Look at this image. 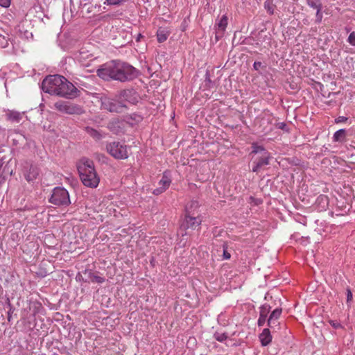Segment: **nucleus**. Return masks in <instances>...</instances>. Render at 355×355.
Instances as JSON below:
<instances>
[{"label":"nucleus","instance_id":"f257e3e1","mask_svg":"<svg viewBox=\"0 0 355 355\" xmlns=\"http://www.w3.org/2000/svg\"><path fill=\"white\" fill-rule=\"evenodd\" d=\"M96 73L104 80H114L121 83L131 81L139 75L136 68L120 60H112L101 65Z\"/></svg>","mask_w":355,"mask_h":355},{"label":"nucleus","instance_id":"2eb2a0df","mask_svg":"<svg viewBox=\"0 0 355 355\" xmlns=\"http://www.w3.org/2000/svg\"><path fill=\"white\" fill-rule=\"evenodd\" d=\"M107 128L114 134L119 133L122 129L120 125V121L119 119H112L110 121H109L107 123Z\"/></svg>","mask_w":355,"mask_h":355},{"label":"nucleus","instance_id":"9b49d317","mask_svg":"<svg viewBox=\"0 0 355 355\" xmlns=\"http://www.w3.org/2000/svg\"><path fill=\"white\" fill-rule=\"evenodd\" d=\"M98 274V272H93L92 270L86 269L83 271L85 278H83V280L85 282L103 284L105 279L103 277L99 276Z\"/></svg>","mask_w":355,"mask_h":355},{"label":"nucleus","instance_id":"6e6552de","mask_svg":"<svg viewBox=\"0 0 355 355\" xmlns=\"http://www.w3.org/2000/svg\"><path fill=\"white\" fill-rule=\"evenodd\" d=\"M54 107L58 111L68 114H80L81 110L79 106L62 101L55 103Z\"/></svg>","mask_w":355,"mask_h":355},{"label":"nucleus","instance_id":"9d476101","mask_svg":"<svg viewBox=\"0 0 355 355\" xmlns=\"http://www.w3.org/2000/svg\"><path fill=\"white\" fill-rule=\"evenodd\" d=\"M116 98L123 103L128 101L132 103H135L137 101L136 92L132 89H123L117 92L115 94Z\"/></svg>","mask_w":355,"mask_h":355},{"label":"nucleus","instance_id":"0eeeda50","mask_svg":"<svg viewBox=\"0 0 355 355\" xmlns=\"http://www.w3.org/2000/svg\"><path fill=\"white\" fill-rule=\"evenodd\" d=\"M201 222V219L198 216H195L194 214H191V211L187 208L184 219L180 226V230L186 231L191 229L193 230L200 226Z\"/></svg>","mask_w":355,"mask_h":355},{"label":"nucleus","instance_id":"cd10ccee","mask_svg":"<svg viewBox=\"0 0 355 355\" xmlns=\"http://www.w3.org/2000/svg\"><path fill=\"white\" fill-rule=\"evenodd\" d=\"M270 310V306L268 304H263L260 307V315H263V316L268 315V313Z\"/></svg>","mask_w":355,"mask_h":355},{"label":"nucleus","instance_id":"bb28decb","mask_svg":"<svg viewBox=\"0 0 355 355\" xmlns=\"http://www.w3.org/2000/svg\"><path fill=\"white\" fill-rule=\"evenodd\" d=\"M214 337L216 340L223 342L227 338V334L226 333L216 332L214 334Z\"/></svg>","mask_w":355,"mask_h":355},{"label":"nucleus","instance_id":"ddd939ff","mask_svg":"<svg viewBox=\"0 0 355 355\" xmlns=\"http://www.w3.org/2000/svg\"><path fill=\"white\" fill-rule=\"evenodd\" d=\"M5 116L7 120L13 123H19L22 119L24 113L15 110H8Z\"/></svg>","mask_w":355,"mask_h":355},{"label":"nucleus","instance_id":"4c0bfd02","mask_svg":"<svg viewBox=\"0 0 355 355\" xmlns=\"http://www.w3.org/2000/svg\"><path fill=\"white\" fill-rule=\"evenodd\" d=\"M10 5V0H0V6L7 8Z\"/></svg>","mask_w":355,"mask_h":355},{"label":"nucleus","instance_id":"a211bd4d","mask_svg":"<svg viewBox=\"0 0 355 355\" xmlns=\"http://www.w3.org/2000/svg\"><path fill=\"white\" fill-rule=\"evenodd\" d=\"M346 135V130L345 129H340L334 133L333 137L334 141L343 142L345 140Z\"/></svg>","mask_w":355,"mask_h":355},{"label":"nucleus","instance_id":"a18cd8bd","mask_svg":"<svg viewBox=\"0 0 355 355\" xmlns=\"http://www.w3.org/2000/svg\"><path fill=\"white\" fill-rule=\"evenodd\" d=\"M141 38H143V35L141 33H139L136 37V41L139 42Z\"/></svg>","mask_w":355,"mask_h":355},{"label":"nucleus","instance_id":"7c9ffc66","mask_svg":"<svg viewBox=\"0 0 355 355\" xmlns=\"http://www.w3.org/2000/svg\"><path fill=\"white\" fill-rule=\"evenodd\" d=\"M223 258L225 259H229L231 257L230 253L227 252V243H224L223 244Z\"/></svg>","mask_w":355,"mask_h":355},{"label":"nucleus","instance_id":"b1692460","mask_svg":"<svg viewBox=\"0 0 355 355\" xmlns=\"http://www.w3.org/2000/svg\"><path fill=\"white\" fill-rule=\"evenodd\" d=\"M268 326L269 327V328L272 329L273 331H275L279 329V322L277 321V320H271V318H268Z\"/></svg>","mask_w":355,"mask_h":355},{"label":"nucleus","instance_id":"72a5a7b5","mask_svg":"<svg viewBox=\"0 0 355 355\" xmlns=\"http://www.w3.org/2000/svg\"><path fill=\"white\" fill-rule=\"evenodd\" d=\"M124 0H106L104 3L107 5H119Z\"/></svg>","mask_w":355,"mask_h":355},{"label":"nucleus","instance_id":"f3484780","mask_svg":"<svg viewBox=\"0 0 355 355\" xmlns=\"http://www.w3.org/2000/svg\"><path fill=\"white\" fill-rule=\"evenodd\" d=\"M9 137L12 141L13 145H18V144H23L26 139L25 136L21 133L19 132H15L13 134H11Z\"/></svg>","mask_w":355,"mask_h":355},{"label":"nucleus","instance_id":"39448f33","mask_svg":"<svg viewBox=\"0 0 355 355\" xmlns=\"http://www.w3.org/2000/svg\"><path fill=\"white\" fill-rule=\"evenodd\" d=\"M101 108L110 112L122 113L127 108V106L124 103L119 101L115 96L114 98H102Z\"/></svg>","mask_w":355,"mask_h":355},{"label":"nucleus","instance_id":"423d86ee","mask_svg":"<svg viewBox=\"0 0 355 355\" xmlns=\"http://www.w3.org/2000/svg\"><path fill=\"white\" fill-rule=\"evenodd\" d=\"M107 151L116 159L128 158V152L125 146L121 145L119 142L114 141L106 145Z\"/></svg>","mask_w":355,"mask_h":355},{"label":"nucleus","instance_id":"f8f14e48","mask_svg":"<svg viewBox=\"0 0 355 355\" xmlns=\"http://www.w3.org/2000/svg\"><path fill=\"white\" fill-rule=\"evenodd\" d=\"M228 18L226 15H223L218 23L216 24L217 26L216 31V40H218L223 35L224 31L227 26Z\"/></svg>","mask_w":355,"mask_h":355},{"label":"nucleus","instance_id":"f03ea898","mask_svg":"<svg viewBox=\"0 0 355 355\" xmlns=\"http://www.w3.org/2000/svg\"><path fill=\"white\" fill-rule=\"evenodd\" d=\"M42 89L45 93L67 99H73L80 95L79 89L65 77L58 74L46 76L42 83Z\"/></svg>","mask_w":355,"mask_h":355},{"label":"nucleus","instance_id":"dca6fc26","mask_svg":"<svg viewBox=\"0 0 355 355\" xmlns=\"http://www.w3.org/2000/svg\"><path fill=\"white\" fill-rule=\"evenodd\" d=\"M39 168L37 166L31 165L29 170L24 175L26 180L30 182L36 179L39 175Z\"/></svg>","mask_w":355,"mask_h":355},{"label":"nucleus","instance_id":"4be33fe9","mask_svg":"<svg viewBox=\"0 0 355 355\" xmlns=\"http://www.w3.org/2000/svg\"><path fill=\"white\" fill-rule=\"evenodd\" d=\"M252 148L251 154H260L261 155H264V153H268L262 146H258L256 144H253Z\"/></svg>","mask_w":355,"mask_h":355},{"label":"nucleus","instance_id":"a19ab883","mask_svg":"<svg viewBox=\"0 0 355 355\" xmlns=\"http://www.w3.org/2000/svg\"><path fill=\"white\" fill-rule=\"evenodd\" d=\"M347 120V118L343 116H340L337 119H336V123H343L345 122Z\"/></svg>","mask_w":355,"mask_h":355},{"label":"nucleus","instance_id":"2f4dec72","mask_svg":"<svg viewBox=\"0 0 355 355\" xmlns=\"http://www.w3.org/2000/svg\"><path fill=\"white\" fill-rule=\"evenodd\" d=\"M322 17H323L322 10H319L318 9V10H316V14H315V23L320 24L322 21Z\"/></svg>","mask_w":355,"mask_h":355},{"label":"nucleus","instance_id":"37998d69","mask_svg":"<svg viewBox=\"0 0 355 355\" xmlns=\"http://www.w3.org/2000/svg\"><path fill=\"white\" fill-rule=\"evenodd\" d=\"M277 127L282 130H286L287 125L285 123H279L277 124Z\"/></svg>","mask_w":355,"mask_h":355},{"label":"nucleus","instance_id":"a878e982","mask_svg":"<svg viewBox=\"0 0 355 355\" xmlns=\"http://www.w3.org/2000/svg\"><path fill=\"white\" fill-rule=\"evenodd\" d=\"M329 202L328 197L324 195H320L317 198V202L320 204H322V207L324 208L326 206H327Z\"/></svg>","mask_w":355,"mask_h":355},{"label":"nucleus","instance_id":"58836bf2","mask_svg":"<svg viewBox=\"0 0 355 355\" xmlns=\"http://www.w3.org/2000/svg\"><path fill=\"white\" fill-rule=\"evenodd\" d=\"M198 207V202L197 201H192L189 206L186 207V209L188 208L189 211H190L191 212V209L193 207Z\"/></svg>","mask_w":355,"mask_h":355},{"label":"nucleus","instance_id":"e433bc0d","mask_svg":"<svg viewBox=\"0 0 355 355\" xmlns=\"http://www.w3.org/2000/svg\"><path fill=\"white\" fill-rule=\"evenodd\" d=\"M352 300V293L348 288L347 289V303H349Z\"/></svg>","mask_w":355,"mask_h":355},{"label":"nucleus","instance_id":"c03bdc74","mask_svg":"<svg viewBox=\"0 0 355 355\" xmlns=\"http://www.w3.org/2000/svg\"><path fill=\"white\" fill-rule=\"evenodd\" d=\"M8 306H10V309L8 311V320L10 322L11 320V317H12L11 313H12V311L11 304L10 303H8Z\"/></svg>","mask_w":355,"mask_h":355},{"label":"nucleus","instance_id":"c756f323","mask_svg":"<svg viewBox=\"0 0 355 355\" xmlns=\"http://www.w3.org/2000/svg\"><path fill=\"white\" fill-rule=\"evenodd\" d=\"M125 118L127 119H132V120H133V121H135L136 122H139V121H141L142 120V117L140 115H139V114H137L136 113H134V114H130L129 116H126Z\"/></svg>","mask_w":355,"mask_h":355},{"label":"nucleus","instance_id":"393cba45","mask_svg":"<svg viewBox=\"0 0 355 355\" xmlns=\"http://www.w3.org/2000/svg\"><path fill=\"white\" fill-rule=\"evenodd\" d=\"M157 41L162 43L167 40L168 35L164 31H158L157 33Z\"/></svg>","mask_w":355,"mask_h":355},{"label":"nucleus","instance_id":"f704fd0d","mask_svg":"<svg viewBox=\"0 0 355 355\" xmlns=\"http://www.w3.org/2000/svg\"><path fill=\"white\" fill-rule=\"evenodd\" d=\"M266 316H263V315H260L259 314V318L258 320V326L261 327V326H263L265 322H266Z\"/></svg>","mask_w":355,"mask_h":355},{"label":"nucleus","instance_id":"ea45409f","mask_svg":"<svg viewBox=\"0 0 355 355\" xmlns=\"http://www.w3.org/2000/svg\"><path fill=\"white\" fill-rule=\"evenodd\" d=\"M329 323L335 329H338L342 327L341 324L338 322H336V321L330 320Z\"/></svg>","mask_w":355,"mask_h":355},{"label":"nucleus","instance_id":"79ce46f5","mask_svg":"<svg viewBox=\"0 0 355 355\" xmlns=\"http://www.w3.org/2000/svg\"><path fill=\"white\" fill-rule=\"evenodd\" d=\"M262 67V63L261 62L256 61L254 62L253 67L254 70L258 71Z\"/></svg>","mask_w":355,"mask_h":355},{"label":"nucleus","instance_id":"1a4fd4ad","mask_svg":"<svg viewBox=\"0 0 355 355\" xmlns=\"http://www.w3.org/2000/svg\"><path fill=\"white\" fill-rule=\"evenodd\" d=\"M272 158L270 153H264V155L258 156L252 162V171L254 173H259L261 168L264 166L269 164V160Z\"/></svg>","mask_w":355,"mask_h":355},{"label":"nucleus","instance_id":"5701e85b","mask_svg":"<svg viewBox=\"0 0 355 355\" xmlns=\"http://www.w3.org/2000/svg\"><path fill=\"white\" fill-rule=\"evenodd\" d=\"M275 7V6L273 4L272 0H266L264 3V8L270 15L274 13Z\"/></svg>","mask_w":355,"mask_h":355},{"label":"nucleus","instance_id":"49530a36","mask_svg":"<svg viewBox=\"0 0 355 355\" xmlns=\"http://www.w3.org/2000/svg\"><path fill=\"white\" fill-rule=\"evenodd\" d=\"M78 277V279H80V278L83 279V277L81 275H80L79 274L77 275L76 278Z\"/></svg>","mask_w":355,"mask_h":355},{"label":"nucleus","instance_id":"473e14b6","mask_svg":"<svg viewBox=\"0 0 355 355\" xmlns=\"http://www.w3.org/2000/svg\"><path fill=\"white\" fill-rule=\"evenodd\" d=\"M347 41L351 45L355 46V32L349 34Z\"/></svg>","mask_w":355,"mask_h":355},{"label":"nucleus","instance_id":"20e7f679","mask_svg":"<svg viewBox=\"0 0 355 355\" xmlns=\"http://www.w3.org/2000/svg\"><path fill=\"white\" fill-rule=\"evenodd\" d=\"M49 202L56 206L67 207L71 204L69 192L63 187H55L53 189Z\"/></svg>","mask_w":355,"mask_h":355},{"label":"nucleus","instance_id":"7ed1b4c3","mask_svg":"<svg viewBox=\"0 0 355 355\" xmlns=\"http://www.w3.org/2000/svg\"><path fill=\"white\" fill-rule=\"evenodd\" d=\"M78 171L83 184L87 187L96 188L99 184L100 178L98 176L94 162L86 159L78 167Z\"/></svg>","mask_w":355,"mask_h":355},{"label":"nucleus","instance_id":"aec40b11","mask_svg":"<svg viewBox=\"0 0 355 355\" xmlns=\"http://www.w3.org/2000/svg\"><path fill=\"white\" fill-rule=\"evenodd\" d=\"M306 3L310 8L313 10H322L323 6L321 0H306Z\"/></svg>","mask_w":355,"mask_h":355},{"label":"nucleus","instance_id":"c9c22d12","mask_svg":"<svg viewBox=\"0 0 355 355\" xmlns=\"http://www.w3.org/2000/svg\"><path fill=\"white\" fill-rule=\"evenodd\" d=\"M165 191L166 190L164 189V187H159L155 189L153 191V193L157 196V195L162 193Z\"/></svg>","mask_w":355,"mask_h":355},{"label":"nucleus","instance_id":"412c9836","mask_svg":"<svg viewBox=\"0 0 355 355\" xmlns=\"http://www.w3.org/2000/svg\"><path fill=\"white\" fill-rule=\"evenodd\" d=\"M171 182V178L166 175L165 172L163 174L162 179L159 182V187H164V189L166 190L170 186Z\"/></svg>","mask_w":355,"mask_h":355},{"label":"nucleus","instance_id":"4468645a","mask_svg":"<svg viewBox=\"0 0 355 355\" xmlns=\"http://www.w3.org/2000/svg\"><path fill=\"white\" fill-rule=\"evenodd\" d=\"M259 339L263 346H267L272 340V336L269 328H266L259 335Z\"/></svg>","mask_w":355,"mask_h":355},{"label":"nucleus","instance_id":"c85d7f7f","mask_svg":"<svg viewBox=\"0 0 355 355\" xmlns=\"http://www.w3.org/2000/svg\"><path fill=\"white\" fill-rule=\"evenodd\" d=\"M282 309H275L270 314L269 318H271L272 319H274V320H277L279 316L281 315V313H282Z\"/></svg>","mask_w":355,"mask_h":355},{"label":"nucleus","instance_id":"6ab92c4d","mask_svg":"<svg viewBox=\"0 0 355 355\" xmlns=\"http://www.w3.org/2000/svg\"><path fill=\"white\" fill-rule=\"evenodd\" d=\"M85 130L87 133L90 135L95 140H100L103 138L102 134L97 130L94 129L91 127H86Z\"/></svg>","mask_w":355,"mask_h":355}]
</instances>
